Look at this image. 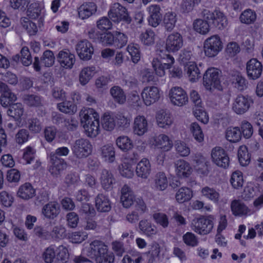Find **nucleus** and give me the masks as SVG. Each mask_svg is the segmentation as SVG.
I'll return each instance as SVG.
<instances>
[{
	"mask_svg": "<svg viewBox=\"0 0 263 263\" xmlns=\"http://www.w3.org/2000/svg\"><path fill=\"white\" fill-rule=\"evenodd\" d=\"M83 254L97 263H114L113 253L108 251V247L103 242L95 240L83 249Z\"/></svg>",
	"mask_w": 263,
	"mask_h": 263,
	"instance_id": "nucleus-1",
	"label": "nucleus"
},
{
	"mask_svg": "<svg viewBox=\"0 0 263 263\" xmlns=\"http://www.w3.org/2000/svg\"><path fill=\"white\" fill-rule=\"evenodd\" d=\"M221 71L215 68L208 69L205 72L203 77V85L205 88L212 91L213 89L222 90Z\"/></svg>",
	"mask_w": 263,
	"mask_h": 263,
	"instance_id": "nucleus-2",
	"label": "nucleus"
},
{
	"mask_svg": "<svg viewBox=\"0 0 263 263\" xmlns=\"http://www.w3.org/2000/svg\"><path fill=\"white\" fill-rule=\"evenodd\" d=\"M71 150L76 158L82 159L87 157L91 153L92 145L87 139L81 138L75 141Z\"/></svg>",
	"mask_w": 263,
	"mask_h": 263,
	"instance_id": "nucleus-3",
	"label": "nucleus"
},
{
	"mask_svg": "<svg viewBox=\"0 0 263 263\" xmlns=\"http://www.w3.org/2000/svg\"><path fill=\"white\" fill-rule=\"evenodd\" d=\"M201 14L203 19L212 21L214 26L219 29H222L227 26V17L219 10H215L212 12L208 9H204L202 11Z\"/></svg>",
	"mask_w": 263,
	"mask_h": 263,
	"instance_id": "nucleus-4",
	"label": "nucleus"
},
{
	"mask_svg": "<svg viewBox=\"0 0 263 263\" xmlns=\"http://www.w3.org/2000/svg\"><path fill=\"white\" fill-rule=\"evenodd\" d=\"M108 14L109 18L115 22L119 23L123 21L129 24L132 21L127 9L118 3H114L110 6Z\"/></svg>",
	"mask_w": 263,
	"mask_h": 263,
	"instance_id": "nucleus-5",
	"label": "nucleus"
},
{
	"mask_svg": "<svg viewBox=\"0 0 263 263\" xmlns=\"http://www.w3.org/2000/svg\"><path fill=\"white\" fill-rule=\"evenodd\" d=\"M204 51L209 57L216 56L222 49V43L217 35H214L206 39L204 42Z\"/></svg>",
	"mask_w": 263,
	"mask_h": 263,
	"instance_id": "nucleus-6",
	"label": "nucleus"
},
{
	"mask_svg": "<svg viewBox=\"0 0 263 263\" xmlns=\"http://www.w3.org/2000/svg\"><path fill=\"white\" fill-rule=\"evenodd\" d=\"M253 104V100L251 97L239 95L234 99L232 109L237 115H243Z\"/></svg>",
	"mask_w": 263,
	"mask_h": 263,
	"instance_id": "nucleus-7",
	"label": "nucleus"
},
{
	"mask_svg": "<svg viewBox=\"0 0 263 263\" xmlns=\"http://www.w3.org/2000/svg\"><path fill=\"white\" fill-rule=\"evenodd\" d=\"M191 227L197 233L206 235L211 232L213 228V222L209 218L201 217L193 220Z\"/></svg>",
	"mask_w": 263,
	"mask_h": 263,
	"instance_id": "nucleus-8",
	"label": "nucleus"
},
{
	"mask_svg": "<svg viewBox=\"0 0 263 263\" xmlns=\"http://www.w3.org/2000/svg\"><path fill=\"white\" fill-rule=\"evenodd\" d=\"M169 97L171 102L175 105L182 106L188 102L186 92L180 87H174L169 92Z\"/></svg>",
	"mask_w": 263,
	"mask_h": 263,
	"instance_id": "nucleus-9",
	"label": "nucleus"
},
{
	"mask_svg": "<svg viewBox=\"0 0 263 263\" xmlns=\"http://www.w3.org/2000/svg\"><path fill=\"white\" fill-rule=\"evenodd\" d=\"M144 104L149 106L158 101L160 97V90L156 86L145 87L141 92Z\"/></svg>",
	"mask_w": 263,
	"mask_h": 263,
	"instance_id": "nucleus-10",
	"label": "nucleus"
},
{
	"mask_svg": "<svg viewBox=\"0 0 263 263\" xmlns=\"http://www.w3.org/2000/svg\"><path fill=\"white\" fill-rule=\"evenodd\" d=\"M213 161L218 166L226 168L229 165L230 160L225 151L220 147L214 148L211 153Z\"/></svg>",
	"mask_w": 263,
	"mask_h": 263,
	"instance_id": "nucleus-11",
	"label": "nucleus"
},
{
	"mask_svg": "<svg viewBox=\"0 0 263 263\" xmlns=\"http://www.w3.org/2000/svg\"><path fill=\"white\" fill-rule=\"evenodd\" d=\"M54 61L55 57L53 52L51 50H46L43 52L40 59L37 57L34 58L33 66L35 71H40L41 70V63L44 66L50 67L54 64Z\"/></svg>",
	"mask_w": 263,
	"mask_h": 263,
	"instance_id": "nucleus-12",
	"label": "nucleus"
},
{
	"mask_svg": "<svg viewBox=\"0 0 263 263\" xmlns=\"http://www.w3.org/2000/svg\"><path fill=\"white\" fill-rule=\"evenodd\" d=\"M183 44L182 35L178 33L170 34L166 40V50L171 52H175L178 51Z\"/></svg>",
	"mask_w": 263,
	"mask_h": 263,
	"instance_id": "nucleus-13",
	"label": "nucleus"
},
{
	"mask_svg": "<svg viewBox=\"0 0 263 263\" xmlns=\"http://www.w3.org/2000/svg\"><path fill=\"white\" fill-rule=\"evenodd\" d=\"M246 69L248 78L250 79L256 80L261 74L262 66L256 59H252L247 62Z\"/></svg>",
	"mask_w": 263,
	"mask_h": 263,
	"instance_id": "nucleus-14",
	"label": "nucleus"
},
{
	"mask_svg": "<svg viewBox=\"0 0 263 263\" xmlns=\"http://www.w3.org/2000/svg\"><path fill=\"white\" fill-rule=\"evenodd\" d=\"M1 104L3 107L10 105L16 100V95L13 93L8 86L4 82H0Z\"/></svg>",
	"mask_w": 263,
	"mask_h": 263,
	"instance_id": "nucleus-15",
	"label": "nucleus"
},
{
	"mask_svg": "<svg viewBox=\"0 0 263 263\" xmlns=\"http://www.w3.org/2000/svg\"><path fill=\"white\" fill-rule=\"evenodd\" d=\"M76 50L80 58L83 60L91 59L93 48L90 42L85 40L79 42L76 46Z\"/></svg>",
	"mask_w": 263,
	"mask_h": 263,
	"instance_id": "nucleus-16",
	"label": "nucleus"
},
{
	"mask_svg": "<svg viewBox=\"0 0 263 263\" xmlns=\"http://www.w3.org/2000/svg\"><path fill=\"white\" fill-rule=\"evenodd\" d=\"M57 59L60 65L66 69L72 68L76 61L75 55L67 49L60 51Z\"/></svg>",
	"mask_w": 263,
	"mask_h": 263,
	"instance_id": "nucleus-17",
	"label": "nucleus"
},
{
	"mask_svg": "<svg viewBox=\"0 0 263 263\" xmlns=\"http://www.w3.org/2000/svg\"><path fill=\"white\" fill-rule=\"evenodd\" d=\"M147 10L149 15L148 18L149 25L154 27H157L162 19L160 7L157 5H151L147 8Z\"/></svg>",
	"mask_w": 263,
	"mask_h": 263,
	"instance_id": "nucleus-18",
	"label": "nucleus"
},
{
	"mask_svg": "<svg viewBox=\"0 0 263 263\" xmlns=\"http://www.w3.org/2000/svg\"><path fill=\"white\" fill-rule=\"evenodd\" d=\"M81 123L83 127L99 120V114L92 108H87L82 109L80 112Z\"/></svg>",
	"mask_w": 263,
	"mask_h": 263,
	"instance_id": "nucleus-19",
	"label": "nucleus"
},
{
	"mask_svg": "<svg viewBox=\"0 0 263 263\" xmlns=\"http://www.w3.org/2000/svg\"><path fill=\"white\" fill-rule=\"evenodd\" d=\"M133 133L139 136H142L148 132V124L144 116H138L134 121Z\"/></svg>",
	"mask_w": 263,
	"mask_h": 263,
	"instance_id": "nucleus-20",
	"label": "nucleus"
},
{
	"mask_svg": "<svg viewBox=\"0 0 263 263\" xmlns=\"http://www.w3.org/2000/svg\"><path fill=\"white\" fill-rule=\"evenodd\" d=\"M60 212V205L56 202H50L44 205L42 209V214L48 219H54Z\"/></svg>",
	"mask_w": 263,
	"mask_h": 263,
	"instance_id": "nucleus-21",
	"label": "nucleus"
},
{
	"mask_svg": "<svg viewBox=\"0 0 263 263\" xmlns=\"http://www.w3.org/2000/svg\"><path fill=\"white\" fill-rule=\"evenodd\" d=\"M99 180L101 186L106 191L110 190L112 188L113 184L116 182L112 173L106 169L102 171Z\"/></svg>",
	"mask_w": 263,
	"mask_h": 263,
	"instance_id": "nucleus-22",
	"label": "nucleus"
},
{
	"mask_svg": "<svg viewBox=\"0 0 263 263\" xmlns=\"http://www.w3.org/2000/svg\"><path fill=\"white\" fill-rule=\"evenodd\" d=\"M50 157L52 165L50 167L49 172L52 175L58 176L66 168V163L63 159L55 155H50Z\"/></svg>",
	"mask_w": 263,
	"mask_h": 263,
	"instance_id": "nucleus-23",
	"label": "nucleus"
},
{
	"mask_svg": "<svg viewBox=\"0 0 263 263\" xmlns=\"http://www.w3.org/2000/svg\"><path fill=\"white\" fill-rule=\"evenodd\" d=\"M153 145L164 151H168L173 146L172 141L165 134H160L153 138Z\"/></svg>",
	"mask_w": 263,
	"mask_h": 263,
	"instance_id": "nucleus-24",
	"label": "nucleus"
},
{
	"mask_svg": "<svg viewBox=\"0 0 263 263\" xmlns=\"http://www.w3.org/2000/svg\"><path fill=\"white\" fill-rule=\"evenodd\" d=\"M151 172V165L146 158H143L137 165L136 174L138 177L147 179Z\"/></svg>",
	"mask_w": 263,
	"mask_h": 263,
	"instance_id": "nucleus-25",
	"label": "nucleus"
},
{
	"mask_svg": "<svg viewBox=\"0 0 263 263\" xmlns=\"http://www.w3.org/2000/svg\"><path fill=\"white\" fill-rule=\"evenodd\" d=\"M96 209L100 212H108L111 209V202L108 197L103 194H99L95 198Z\"/></svg>",
	"mask_w": 263,
	"mask_h": 263,
	"instance_id": "nucleus-26",
	"label": "nucleus"
},
{
	"mask_svg": "<svg viewBox=\"0 0 263 263\" xmlns=\"http://www.w3.org/2000/svg\"><path fill=\"white\" fill-rule=\"evenodd\" d=\"M136 199L131 189L127 185H124L121 189V200L124 207L129 208L134 203Z\"/></svg>",
	"mask_w": 263,
	"mask_h": 263,
	"instance_id": "nucleus-27",
	"label": "nucleus"
},
{
	"mask_svg": "<svg viewBox=\"0 0 263 263\" xmlns=\"http://www.w3.org/2000/svg\"><path fill=\"white\" fill-rule=\"evenodd\" d=\"M97 6L94 3H86L82 5L78 9V14L82 20L87 18L95 14Z\"/></svg>",
	"mask_w": 263,
	"mask_h": 263,
	"instance_id": "nucleus-28",
	"label": "nucleus"
},
{
	"mask_svg": "<svg viewBox=\"0 0 263 263\" xmlns=\"http://www.w3.org/2000/svg\"><path fill=\"white\" fill-rule=\"evenodd\" d=\"M175 166L176 174L179 177H187L192 173L190 164L183 160L177 161Z\"/></svg>",
	"mask_w": 263,
	"mask_h": 263,
	"instance_id": "nucleus-29",
	"label": "nucleus"
},
{
	"mask_svg": "<svg viewBox=\"0 0 263 263\" xmlns=\"http://www.w3.org/2000/svg\"><path fill=\"white\" fill-rule=\"evenodd\" d=\"M177 20V14L175 12H167L163 16L162 25L166 31L171 32L175 28Z\"/></svg>",
	"mask_w": 263,
	"mask_h": 263,
	"instance_id": "nucleus-30",
	"label": "nucleus"
},
{
	"mask_svg": "<svg viewBox=\"0 0 263 263\" xmlns=\"http://www.w3.org/2000/svg\"><path fill=\"white\" fill-rule=\"evenodd\" d=\"M140 231L147 237H152L156 235L158 230L157 227L146 219L141 220L139 223Z\"/></svg>",
	"mask_w": 263,
	"mask_h": 263,
	"instance_id": "nucleus-31",
	"label": "nucleus"
},
{
	"mask_svg": "<svg viewBox=\"0 0 263 263\" xmlns=\"http://www.w3.org/2000/svg\"><path fill=\"white\" fill-rule=\"evenodd\" d=\"M156 119L158 125L161 128H167L173 123L171 115L163 110H160L157 113Z\"/></svg>",
	"mask_w": 263,
	"mask_h": 263,
	"instance_id": "nucleus-32",
	"label": "nucleus"
},
{
	"mask_svg": "<svg viewBox=\"0 0 263 263\" xmlns=\"http://www.w3.org/2000/svg\"><path fill=\"white\" fill-rule=\"evenodd\" d=\"M17 194L19 197L28 200L34 196L35 190L30 183H25L19 187Z\"/></svg>",
	"mask_w": 263,
	"mask_h": 263,
	"instance_id": "nucleus-33",
	"label": "nucleus"
},
{
	"mask_svg": "<svg viewBox=\"0 0 263 263\" xmlns=\"http://www.w3.org/2000/svg\"><path fill=\"white\" fill-rule=\"evenodd\" d=\"M231 211L235 216H241L249 212L248 207L240 200H234L231 205Z\"/></svg>",
	"mask_w": 263,
	"mask_h": 263,
	"instance_id": "nucleus-34",
	"label": "nucleus"
},
{
	"mask_svg": "<svg viewBox=\"0 0 263 263\" xmlns=\"http://www.w3.org/2000/svg\"><path fill=\"white\" fill-rule=\"evenodd\" d=\"M168 185V181L163 172H158L154 178V187L158 191L165 190Z\"/></svg>",
	"mask_w": 263,
	"mask_h": 263,
	"instance_id": "nucleus-35",
	"label": "nucleus"
},
{
	"mask_svg": "<svg viewBox=\"0 0 263 263\" xmlns=\"http://www.w3.org/2000/svg\"><path fill=\"white\" fill-rule=\"evenodd\" d=\"M201 194L205 198L214 203H217L220 199V194L215 189L205 186L201 190Z\"/></svg>",
	"mask_w": 263,
	"mask_h": 263,
	"instance_id": "nucleus-36",
	"label": "nucleus"
},
{
	"mask_svg": "<svg viewBox=\"0 0 263 263\" xmlns=\"http://www.w3.org/2000/svg\"><path fill=\"white\" fill-rule=\"evenodd\" d=\"M101 156L105 161L112 162L115 159V148L112 145L107 144L101 148Z\"/></svg>",
	"mask_w": 263,
	"mask_h": 263,
	"instance_id": "nucleus-37",
	"label": "nucleus"
},
{
	"mask_svg": "<svg viewBox=\"0 0 263 263\" xmlns=\"http://www.w3.org/2000/svg\"><path fill=\"white\" fill-rule=\"evenodd\" d=\"M185 70L191 81L195 82L200 77L199 70L194 62L187 64L185 66Z\"/></svg>",
	"mask_w": 263,
	"mask_h": 263,
	"instance_id": "nucleus-38",
	"label": "nucleus"
},
{
	"mask_svg": "<svg viewBox=\"0 0 263 263\" xmlns=\"http://www.w3.org/2000/svg\"><path fill=\"white\" fill-rule=\"evenodd\" d=\"M232 82L234 87L240 91H243L247 87V81L239 72H236L232 76Z\"/></svg>",
	"mask_w": 263,
	"mask_h": 263,
	"instance_id": "nucleus-39",
	"label": "nucleus"
},
{
	"mask_svg": "<svg viewBox=\"0 0 263 263\" xmlns=\"http://www.w3.org/2000/svg\"><path fill=\"white\" fill-rule=\"evenodd\" d=\"M95 68L94 67H87L84 68L79 74V81L81 85H85L92 78L94 74Z\"/></svg>",
	"mask_w": 263,
	"mask_h": 263,
	"instance_id": "nucleus-40",
	"label": "nucleus"
},
{
	"mask_svg": "<svg viewBox=\"0 0 263 263\" xmlns=\"http://www.w3.org/2000/svg\"><path fill=\"white\" fill-rule=\"evenodd\" d=\"M241 137V133L238 127H229L226 132L227 139L231 142L235 143L239 141Z\"/></svg>",
	"mask_w": 263,
	"mask_h": 263,
	"instance_id": "nucleus-41",
	"label": "nucleus"
},
{
	"mask_svg": "<svg viewBox=\"0 0 263 263\" xmlns=\"http://www.w3.org/2000/svg\"><path fill=\"white\" fill-rule=\"evenodd\" d=\"M193 27L196 32L201 34H207L210 30L208 21L204 19H196L194 22Z\"/></svg>",
	"mask_w": 263,
	"mask_h": 263,
	"instance_id": "nucleus-42",
	"label": "nucleus"
},
{
	"mask_svg": "<svg viewBox=\"0 0 263 263\" xmlns=\"http://www.w3.org/2000/svg\"><path fill=\"white\" fill-rule=\"evenodd\" d=\"M110 93L114 101L120 104H123L126 101V96L122 89L119 86H115L110 89Z\"/></svg>",
	"mask_w": 263,
	"mask_h": 263,
	"instance_id": "nucleus-43",
	"label": "nucleus"
},
{
	"mask_svg": "<svg viewBox=\"0 0 263 263\" xmlns=\"http://www.w3.org/2000/svg\"><path fill=\"white\" fill-rule=\"evenodd\" d=\"M192 197V191L188 187H181L176 194V199L179 203H182L187 201Z\"/></svg>",
	"mask_w": 263,
	"mask_h": 263,
	"instance_id": "nucleus-44",
	"label": "nucleus"
},
{
	"mask_svg": "<svg viewBox=\"0 0 263 263\" xmlns=\"http://www.w3.org/2000/svg\"><path fill=\"white\" fill-rule=\"evenodd\" d=\"M103 128L107 131L113 130L116 126L115 119L109 113H105L101 119Z\"/></svg>",
	"mask_w": 263,
	"mask_h": 263,
	"instance_id": "nucleus-45",
	"label": "nucleus"
},
{
	"mask_svg": "<svg viewBox=\"0 0 263 263\" xmlns=\"http://www.w3.org/2000/svg\"><path fill=\"white\" fill-rule=\"evenodd\" d=\"M23 112V107L21 103L12 104L7 111V114L16 120L20 119Z\"/></svg>",
	"mask_w": 263,
	"mask_h": 263,
	"instance_id": "nucleus-46",
	"label": "nucleus"
},
{
	"mask_svg": "<svg viewBox=\"0 0 263 263\" xmlns=\"http://www.w3.org/2000/svg\"><path fill=\"white\" fill-rule=\"evenodd\" d=\"M23 99L25 103L30 106L39 107L42 105V99L37 95H25Z\"/></svg>",
	"mask_w": 263,
	"mask_h": 263,
	"instance_id": "nucleus-47",
	"label": "nucleus"
},
{
	"mask_svg": "<svg viewBox=\"0 0 263 263\" xmlns=\"http://www.w3.org/2000/svg\"><path fill=\"white\" fill-rule=\"evenodd\" d=\"M116 144L123 151H127L133 146L132 140L125 136L119 137L116 140Z\"/></svg>",
	"mask_w": 263,
	"mask_h": 263,
	"instance_id": "nucleus-48",
	"label": "nucleus"
},
{
	"mask_svg": "<svg viewBox=\"0 0 263 263\" xmlns=\"http://www.w3.org/2000/svg\"><path fill=\"white\" fill-rule=\"evenodd\" d=\"M21 25L26 30L30 35H35L37 31V27L36 24L31 22L27 17H22L20 20Z\"/></svg>",
	"mask_w": 263,
	"mask_h": 263,
	"instance_id": "nucleus-49",
	"label": "nucleus"
},
{
	"mask_svg": "<svg viewBox=\"0 0 263 263\" xmlns=\"http://www.w3.org/2000/svg\"><path fill=\"white\" fill-rule=\"evenodd\" d=\"M91 124L85 125L83 127L86 135L90 137H95L99 133L100 124L99 120H97L96 122H91Z\"/></svg>",
	"mask_w": 263,
	"mask_h": 263,
	"instance_id": "nucleus-50",
	"label": "nucleus"
},
{
	"mask_svg": "<svg viewBox=\"0 0 263 263\" xmlns=\"http://www.w3.org/2000/svg\"><path fill=\"white\" fill-rule=\"evenodd\" d=\"M27 127L34 134L39 133L42 129V124L37 118H31L27 120Z\"/></svg>",
	"mask_w": 263,
	"mask_h": 263,
	"instance_id": "nucleus-51",
	"label": "nucleus"
},
{
	"mask_svg": "<svg viewBox=\"0 0 263 263\" xmlns=\"http://www.w3.org/2000/svg\"><path fill=\"white\" fill-rule=\"evenodd\" d=\"M238 158L242 166L248 165L250 160V157L246 146H240L238 151Z\"/></svg>",
	"mask_w": 263,
	"mask_h": 263,
	"instance_id": "nucleus-52",
	"label": "nucleus"
},
{
	"mask_svg": "<svg viewBox=\"0 0 263 263\" xmlns=\"http://www.w3.org/2000/svg\"><path fill=\"white\" fill-rule=\"evenodd\" d=\"M51 237L56 239H61L66 236V231L65 227L59 224L54 226L50 233Z\"/></svg>",
	"mask_w": 263,
	"mask_h": 263,
	"instance_id": "nucleus-53",
	"label": "nucleus"
},
{
	"mask_svg": "<svg viewBox=\"0 0 263 263\" xmlns=\"http://www.w3.org/2000/svg\"><path fill=\"white\" fill-rule=\"evenodd\" d=\"M58 108L66 114H74L77 111L76 106L70 101H64L58 104Z\"/></svg>",
	"mask_w": 263,
	"mask_h": 263,
	"instance_id": "nucleus-54",
	"label": "nucleus"
},
{
	"mask_svg": "<svg viewBox=\"0 0 263 263\" xmlns=\"http://www.w3.org/2000/svg\"><path fill=\"white\" fill-rule=\"evenodd\" d=\"M155 36V34L153 31L147 30L141 34L140 39L144 45L151 46L154 43Z\"/></svg>",
	"mask_w": 263,
	"mask_h": 263,
	"instance_id": "nucleus-55",
	"label": "nucleus"
},
{
	"mask_svg": "<svg viewBox=\"0 0 263 263\" xmlns=\"http://www.w3.org/2000/svg\"><path fill=\"white\" fill-rule=\"evenodd\" d=\"M256 14L251 9L245 10L240 16L241 23L250 24L253 23L256 20Z\"/></svg>",
	"mask_w": 263,
	"mask_h": 263,
	"instance_id": "nucleus-56",
	"label": "nucleus"
},
{
	"mask_svg": "<svg viewBox=\"0 0 263 263\" xmlns=\"http://www.w3.org/2000/svg\"><path fill=\"white\" fill-rule=\"evenodd\" d=\"M230 182L235 189H239L243 185V179L242 173L240 171H235L232 173Z\"/></svg>",
	"mask_w": 263,
	"mask_h": 263,
	"instance_id": "nucleus-57",
	"label": "nucleus"
},
{
	"mask_svg": "<svg viewBox=\"0 0 263 263\" xmlns=\"http://www.w3.org/2000/svg\"><path fill=\"white\" fill-rule=\"evenodd\" d=\"M120 174L125 177L131 178L134 174L132 165L127 162H123L119 166Z\"/></svg>",
	"mask_w": 263,
	"mask_h": 263,
	"instance_id": "nucleus-58",
	"label": "nucleus"
},
{
	"mask_svg": "<svg viewBox=\"0 0 263 263\" xmlns=\"http://www.w3.org/2000/svg\"><path fill=\"white\" fill-rule=\"evenodd\" d=\"M190 130L195 139L201 142L203 140L204 135L200 126L196 122L192 123L190 125Z\"/></svg>",
	"mask_w": 263,
	"mask_h": 263,
	"instance_id": "nucleus-59",
	"label": "nucleus"
},
{
	"mask_svg": "<svg viewBox=\"0 0 263 263\" xmlns=\"http://www.w3.org/2000/svg\"><path fill=\"white\" fill-rule=\"evenodd\" d=\"M41 9L37 3H31L27 11V15L32 19L37 18L41 13Z\"/></svg>",
	"mask_w": 263,
	"mask_h": 263,
	"instance_id": "nucleus-60",
	"label": "nucleus"
},
{
	"mask_svg": "<svg viewBox=\"0 0 263 263\" xmlns=\"http://www.w3.org/2000/svg\"><path fill=\"white\" fill-rule=\"evenodd\" d=\"M175 148L177 153L181 156L185 157L190 153V148L187 144L181 141H177L175 143Z\"/></svg>",
	"mask_w": 263,
	"mask_h": 263,
	"instance_id": "nucleus-61",
	"label": "nucleus"
},
{
	"mask_svg": "<svg viewBox=\"0 0 263 263\" xmlns=\"http://www.w3.org/2000/svg\"><path fill=\"white\" fill-rule=\"evenodd\" d=\"M153 218L155 221L161 226L163 228H166L169 224L167 215L163 213H155L153 215Z\"/></svg>",
	"mask_w": 263,
	"mask_h": 263,
	"instance_id": "nucleus-62",
	"label": "nucleus"
},
{
	"mask_svg": "<svg viewBox=\"0 0 263 263\" xmlns=\"http://www.w3.org/2000/svg\"><path fill=\"white\" fill-rule=\"evenodd\" d=\"M114 33L115 46L118 48H122L127 44V36L125 34L118 31H115Z\"/></svg>",
	"mask_w": 263,
	"mask_h": 263,
	"instance_id": "nucleus-63",
	"label": "nucleus"
},
{
	"mask_svg": "<svg viewBox=\"0 0 263 263\" xmlns=\"http://www.w3.org/2000/svg\"><path fill=\"white\" fill-rule=\"evenodd\" d=\"M43 257L46 263H52L56 257V252L53 246L47 248L43 254Z\"/></svg>",
	"mask_w": 263,
	"mask_h": 263,
	"instance_id": "nucleus-64",
	"label": "nucleus"
}]
</instances>
